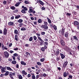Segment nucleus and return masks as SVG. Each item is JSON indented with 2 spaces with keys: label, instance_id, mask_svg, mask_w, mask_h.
Instances as JSON below:
<instances>
[{
  "label": "nucleus",
  "instance_id": "obj_2",
  "mask_svg": "<svg viewBox=\"0 0 79 79\" xmlns=\"http://www.w3.org/2000/svg\"><path fill=\"white\" fill-rule=\"evenodd\" d=\"M38 40H40V44H38V45L39 46L40 45V46H42L44 44V40H42L40 37H38Z\"/></svg>",
  "mask_w": 79,
  "mask_h": 79
},
{
  "label": "nucleus",
  "instance_id": "obj_19",
  "mask_svg": "<svg viewBox=\"0 0 79 79\" xmlns=\"http://www.w3.org/2000/svg\"><path fill=\"white\" fill-rule=\"evenodd\" d=\"M22 8H23V9H24V10L25 11H27V7H24V6H22Z\"/></svg>",
  "mask_w": 79,
  "mask_h": 79
},
{
  "label": "nucleus",
  "instance_id": "obj_61",
  "mask_svg": "<svg viewBox=\"0 0 79 79\" xmlns=\"http://www.w3.org/2000/svg\"><path fill=\"white\" fill-rule=\"evenodd\" d=\"M69 77L70 78H71V79L73 78V76L72 75H69Z\"/></svg>",
  "mask_w": 79,
  "mask_h": 79
},
{
  "label": "nucleus",
  "instance_id": "obj_45",
  "mask_svg": "<svg viewBox=\"0 0 79 79\" xmlns=\"http://www.w3.org/2000/svg\"><path fill=\"white\" fill-rule=\"evenodd\" d=\"M42 20L40 19H39V20L38 21V23H42Z\"/></svg>",
  "mask_w": 79,
  "mask_h": 79
},
{
  "label": "nucleus",
  "instance_id": "obj_30",
  "mask_svg": "<svg viewBox=\"0 0 79 79\" xmlns=\"http://www.w3.org/2000/svg\"><path fill=\"white\" fill-rule=\"evenodd\" d=\"M9 74V72L7 71L6 72V73L4 74V76H8Z\"/></svg>",
  "mask_w": 79,
  "mask_h": 79
},
{
  "label": "nucleus",
  "instance_id": "obj_9",
  "mask_svg": "<svg viewBox=\"0 0 79 79\" xmlns=\"http://www.w3.org/2000/svg\"><path fill=\"white\" fill-rule=\"evenodd\" d=\"M60 50L58 49L55 53V55L56 56H58V54L60 53V51H59Z\"/></svg>",
  "mask_w": 79,
  "mask_h": 79
},
{
  "label": "nucleus",
  "instance_id": "obj_41",
  "mask_svg": "<svg viewBox=\"0 0 79 79\" xmlns=\"http://www.w3.org/2000/svg\"><path fill=\"white\" fill-rule=\"evenodd\" d=\"M45 49L44 48V47H42L41 48V50L42 52H44L45 50Z\"/></svg>",
  "mask_w": 79,
  "mask_h": 79
},
{
  "label": "nucleus",
  "instance_id": "obj_60",
  "mask_svg": "<svg viewBox=\"0 0 79 79\" xmlns=\"http://www.w3.org/2000/svg\"><path fill=\"white\" fill-rule=\"evenodd\" d=\"M16 68H18V69H19V64H17L16 65Z\"/></svg>",
  "mask_w": 79,
  "mask_h": 79
},
{
  "label": "nucleus",
  "instance_id": "obj_10",
  "mask_svg": "<svg viewBox=\"0 0 79 79\" xmlns=\"http://www.w3.org/2000/svg\"><path fill=\"white\" fill-rule=\"evenodd\" d=\"M3 34L4 35H6V34H7V29L6 28H5L4 29Z\"/></svg>",
  "mask_w": 79,
  "mask_h": 79
},
{
  "label": "nucleus",
  "instance_id": "obj_27",
  "mask_svg": "<svg viewBox=\"0 0 79 79\" xmlns=\"http://www.w3.org/2000/svg\"><path fill=\"white\" fill-rule=\"evenodd\" d=\"M21 17V15H18L15 17V19H18L19 18Z\"/></svg>",
  "mask_w": 79,
  "mask_h": 79
},
{
  "label": "nucleus",
  "instance_id": "obj_50",
  "mask_svg": "<svg viewBox=\"0 0 79 79\" xmlns=\"http://www.w3.org/2000/svg\"><path fill=\"white\" fill-rule=\"evenodd\" d=\"M40 61H41V62H43L44 60H45V59L44 58H43L42 59H41L40 60Z\"/></svg>",
  "mask_w": 79,
  "mask_h": 79
},
{
  "label": "nucleus",
  "instance_id": "obj_23",
  "mask_svg": "<svg viewBox=\"0 0 79 79\" xmlns=\"http://www.w3.org/2000/svg\"><path fill=\"white\" fill-rule=\"evenodd\" d=\"M22 73L24 75H27V73L24 70H23Z\"/></svg>",
  "mask_w": 79,
  "mask_h": 79
},
{
  "label": "nucleus",
  "instance_id": "obj_55",
  "mask_svg": "<svg viewBox=\"0 0 79 79\" xmlns=\"http://www.w3.org/2000/svg\"><path fill=\"white\" fill-rule=\"evenodd\" d=\"M14 18H15V16H12L11 17V18H10V19H12V20H13L14 19Z\"/></svg>",
  "mask_w": 79,
  "mask_h": 79
},
{
  "label": "nucleus",
  "instance_id": "obj_11",
  "mask_svg": "<svg viewBox=\"0 0 79 79\" xmlns=\"http://www.w3.org/2000/svg\"><path fill=\"white\" fill-rule=\"evenodd\" d=\"M69 74V73L67 72V73H66V72H65L64 73L63 76L64 77H65L68 76V75Z\"/></svg>",
  "mask_w": 79,
  "mask_h": 79
},
{
  "label": "nucleus",
  "instance_id": "obj_12",
  "mask_svg": "<svg viewBox=\"0 0 79 79\" xmlns=\"http://www.w3.org/2000/svg\"><path fill=\"white\" fill-rule=\"evenodd\" d=\"M60 56H61L62 59H64L65 58V56L61 53H60Z\"/></svg>",
  "mask_w": 79,
  "mask_h": 79
},
{
  "label": "nucleus",
  "instance_id": "obj_51",
  "mask_svg": "<svg viewBox=\"0 0 79 79\" xmlns=\"http://www.w3.org/2000/svg\"><path fill=\"white\" fill-rule=\"evenodd\" d=\"M26 54L27 55H29V56H30V53L28 52H26Z\"/></svg>",
  "mask_w": 79,
  "mask_h": 79
},
{
  "label": "nucleus",
  "instance_id": "obj_59",
  "mask_svg": "<svg viewBox=\"0 0 79 79\" xmlns=\"http://www.w3.org/2000/svg\"><path fill=\"white\" fill-rule=\"evenodd\" d=\"M31 75L30 74H28L27 75V77H31Z\"/></svg>",
  "mask_w": 79,
  "mask_h": 79
},
{
  "label": "nucleus",
  "instance_id": "obj_63",
  "mask_svg": "<svg viewBox=\"0 0 79 79\" xmlns=\"http://www.w3.org/2000/svg\"><path fill=\"white\" fill-rule=\"evenodd\" d=\"M77 29H78V30H79V25H77Z\"/></svg>",
  "mask_w": 79,
  "mask_h": 79
},
{
  "label": "nucleus",
  "instance_id": "obj_8",
  "mask_svg": "<svg viewBox=\"0 0 79 79\" xmlns=\"http://www.w3.org/2000/svg\"><path fill=\"white\" fill-rule=\"evenodd\" d=\"M73 24L75 26H78V25L79 24V22H77V21H75L73 22Z\"/></svg>",
  "mask_w": 79,
  "mask_h": 79
},
{
  "label": "nucleus",
  "instance_id": "obj_1",
  "mask_svg": "<svg viewBox=\"0 0 79 79\" xmlns=\"http://www.w3.org/2000/svg\"><path fill=\"white\" fill-rule=\"evenodd\" d=\"M65 28L64 27H63L61 30H60L59 31V36L60 37L59 38L60 40V43L61 44L62 46L64 47V45H65V43L63 41V40L61 39L64 37V31H65Z\"/></svg>",
  "mask_w": 79,
  "mask_h": 79
},
{
  "label": "nucleus",
  "instance_id": "obj_64",
  "mask_svg": "<svg viewBox=\"0 0 79 79\" xmlns=\"http://www.w3.org/2000/svg\"><path fill=\"white\" fill-rule=\"evenodd\" d=\"M76 7L77 9H78V10H79V6H76Z\"/></svg>",
  "mask_w": 79,
  "mask_h": 79
},
{
  "label": "nucleus",
  "instance_id": "obj_48",
  "mask_svg": "<svg viewBox=\"0 0 79 79\" xmlns=\"http://www.w3.org/2000/svg\"><path fill=\"white\" fill-rule=\"evenodd\" d=\"M43 76L44 77H47L48 76V75L45 74V73H44Z\"/></svg>",
  "mask_w": 79,
  "mask_h": 79
},
{
  "label": "nucleus",
  "instance_id": "obj_57",
  "mask_svg": "<svg viewBox=\"0 0 79 79\" xmlns=\"http://www.w3.org/2000/svg\"><path fill=\"white\" fill-rule=\"evenodd\" d=\"M41 10H45V8L44 7H42Z\"/></svg>",
  "mask_w": 79,
  "mask_h": 79
},
{
  "label": "nucleus",
  "instance_id": "obj_58",
  "mask_svg": "<svg viewBox=\"0 0 79 79\" xmlns=\"http://www.w3.org/2000/svg\"><path fill=\"white\" fill-rule=\"evenodd\" d=\"M44 24H45L44 25H47L48 24V23H47L46 22H44Z\"/></svg>",
  "mask_w": 79,
  "mask_h": 79
},
{
  "label": "nucleus",
  "instance_id": "obj_22",
  "mask_svg": "<svg viewBox=\"0 0 79 79\" xmlns=\"http://www.w3.org/2000/svg\"><path fill=\"white\" fill-rule=\"evenodd\" d=\"M73 38L75 40H76V41L77 40V41H78V39L77 38V37H76V36H73Z\"/></svg>",
  "mask_w": 79,
  "mask_h": 79
},
{
  "label": "nucleus",
  "instance_id": "obj_18",
  "mask_svg": "<svg viewBox=\"0 0 79 79\" xmlns=\"http://www.w3.org/2000/svg\"><path fill=\"white\" fill-rule=\"evenodd\" d=\"M40 72V69H39L38 70H37V69H36L35 73L36 74H39Z\"/></svg>",
  "mask_w": 79,
  "mask_h": 79
},
{
  "label": "nucleus",
  "instance_id": "obj_33",
  "mask_svg": "<svg viewBox=\"0 0 79 79\" xmlns=\"http://www.w3.org/2000/svg\"><path fill=\"white\" fill-rule=\"evenodd\" d=\"M65 14L67 15V16H70L71 15V14L67 12H65Z\"/></svg>",
  "mask_w": 79,
  "mask_h": 79
},
{
  "label": "nucleus",
  "instance_id": "obj_5",
  "mask_svg": "<svg viewBox=\"0 0 79 79\" xmlns=\"http://www.w3.org/2000/svg\"><path fill=\"white\" fill-rule=\"evenodd\" d=\"M4 54L5 55V57L6 58H8L9 57V53L7 51H5L4 52Z\"/></svg>",
  "mask_w": 79,
  "mask_h": 79
},
{
  "label": "nucleus",
  "instance_id": "obj_38",
  "mask_svg": "<svg viewBox=\"0 0 79 79\" xmlns=\"http://www.w3.org/2000/svg\"><path fill=\"white\" fill-rule=\"evenodd\" d=\"M12 63L14 64H16V60H13L12 61Z\"/></svg>",
  "mask_w": 79,
  "mask_h": 79
},
{
  "label": "nucleus",
  "instance_id": "obj_20",
  "mask_svg": "<svg viewBox=\"0 0 79 79\" xmlns=\"http://www.w3.org/2000/svg\"><path fill=\"white\" fill-rule=\"evenodd\" d=\"M23 19H19L17 21V22L18 23H23Z\"/></svg>",
  "mask_w": 79,
  "mask_h": 79
},
{
  "label": "nucleus",
  "instance_id": "obj_39",
  "mask_svg": "<svg viewBox=\"0 0 79 79\" xmlns=\"http://www.w3.org/2000/svg\"><path fill=\"white\" fill-rule=\"evenodd\" d=\"M13 55L14 56H15V57H16L17 56H18V55L16 53L14 54Z\"/></svg>",
  "mask_w": 79,
  "mask_h": 79
},
{
  "label": "nucleus",
  "instance_id": "obj_52",
  "mask_svg": "<svg viewBox=\"0 0 79 79\" xmlns=\"http://www.w3.org/2000/svg\"><path fill=\"white\" fill-rule=\"evenodd\" d=\"M39 78V75H37L36 77V79H38Z\"/></svg>",
  "mask_w": 79,
  "mask_h": 79
},
{
  "label": "nucleus",
  "instance_id": "obj_15",
  "mask_svg": "<svg viewBox=\"0 0 79 79\" xmlns=\"http://www.w3.org/2000/svg\"><path fill=\"white\" fill-rule=\"evenodd\" d=\"M69 34V33H68V32H65L64 34V36L65 37H68V35Z\"/></svg>",
  "mask_w": 79,
  "mask_h": 79
},
{
  "label": "nucleus",
  "instance_id": "obj_29",
  "mask_svg": "<svg viewBox=\"0 0 79 79\" xmlns=\"http://www.w3.org/2000/svg\"><path fill=\"white\" fill-rule=\"evenodd\" d=\"M32 79H35V75H34V74L33 73L32 74Z\"/></svg>",
  "mask_w": 79,
  "mask_h": 79
},
{
  "label": "nucleus",
  "instance_id": "obj_16",
  "mask_svg": "<svg viewBox=\"0 0 79 79\" xmlns=\"http://www.w3.org/2000/svg\"><path fill=\"white\" fill-rule=\"evenodd\" d=\"M13 24H14L13 22H10L8 23V25L9 26H13Z\"/></svg>",
  "mask_w": 79,
  "mask_h": 79
},
{
  "label": "nucleus",
  "instance_id": "obj_14",
  "mask_svg": "<svg viewBox=\"0 0 79 79\" xmlns=\"http://www.w3.org/2000/svg\"><path fill=\"white\" fill-rule=\"evenodd\" d=\"M1 73H5V67H2V68L1 69Z\"/></svg>",
  "mask_w": 79,
  "mask_h": 79
},
{
  "label": "nucleus",
  "instance_id": "obj_7",
  "mask_svg": "<svg viewBox=\"0 0 79 79\" xmlns=\"http://www.w3.org/2000/svg\"><path fill=\"white\" fill-rule=\"evenodd\" d=\"M68 62L67 61H65L64 64H63V67L64 68H65L66 67V66H67V64H68Z\"/></svg>",
  "mask_w": 79,
  "mask_h": 79
},
{
  "label": "nucleus",
  "instance_id": "obj_54",
  "mask_svg": "<svg viewBox=\"0 0 79 79\" xmlns=\"http://www.w3.org/2000/svg\"><path fill=\"white\" fill-rule=\"evenodd\" d=\"M3 3L4 4V5H5L6 4V1H4L3 2Z\"/></svg>",
  "mask_w": 79,
  "mask_h": 79
},
{
  "label": "nucleus",
  "instance_id": "obj_36",
  "mask_svg": "<svg viewBox=\"0 0 79 79\" xmlns=\"http://www.w3.org/2000/svg\"><path fill=\"white\" fill-rule=\"evenodd\" d=\"M26 29L24 27H22L21 29V31H26Z\"/></svg>",
  "mask_w": 79,
  "mask_h": 79
},
{
  "label": "nucleus",
  "instance_id": "obj_53",
  "mask_svg": "<svg viewBox=\"0 0 79 79\" xmlns=\"http://www.w3.org/2000/svg\"><path fill=\"white\" fill-rule=\"evenodd\" d=\"M18 12V10L16 9L15 10H14L13 12L14 13H17V12Z\"/></svg>",
  "mask_w": 79,
  "mask_h": 79
},
{
  "label": "nucleus",
  "instance_id": "obj_13",
  "mask_svg": "<svg viewBox=\"0 0 79 79\" xmlns=\"http://www.w3.org/2000/svg\"><path fill=\"white\" fill-rule=\"evenodd\" d=\"M21 64L22 65H24V66H26V63L23 61H21Z\"/></svg>",
  "mask_w": 79,
  "mask_h": 79
},
{
  "label": "nucleus",
  "instance_id": "obj_31",
  "mask_svg": "<svg viewBox=\"0 0 79 79\" xmlns=\"http://www.w3.org/2000/svg\"><path fill=\"white\" fill-rule=\"evenodd\" d=\"M32 40H33V37L32 36L30 37L29 39V41L31 42V41H32Z\"/></svg>",
  "mask_w": 79,
  "mask_h": 79
},
{
  "label": "nucleus",
  "instance_id": "obj_24",
  "mask_svg": "<svg viewBox=\"0 0 79 79\" xmlns=\"http://www.w3.org/2000/svg\"><path fill=\"white\" fill-rule=\"evenodd\" d=\"M14 34H19L18 33V31L17 30H15L14 31Z\"/></svg>",
  "mask_w": 79,
  "mask_h": 79
},
{
  "label": "nucleus",
  "instance_id": "obj_43",
  "mask_svg": "<svg viewBox=\"0 0 79 79\" xmlns=\"http://www.w3.org/2000/svg\"><path fill=\"white\" fill-rule=\"evenodd\" d=\"M20 23L19 24V27H22V26H23V24L22 23Z\"/></svg>",
  "mask_w": 79,
  "mask_h": 79
},
{
  "label": "nucleus",
  "instance_id": "obj_6",
  "mask_svg": "<svg viewBox=\"0 0 79 79\" xmlns=\"http://www.w3.org/2000/svg\"><path fill=\"white\" fill-rule=\"evenodd\" d=\"M37 2L38 3H40V5H44V2L41 1V0H38L37 1Z\"/></svg>",
  "mask_w": 79,
  "mask_h": 79
},
{
  "label": "nucleus",
  "instance_id": "obj_40",
  "mask_svg": "<svg viewBox=\"0 0 79 79\" xmlns=\"http://www.w3.org/2000/svg\"><path fill=\"white\" fill-rule=\"evenodd\" d=\"M37 64L39 66H41L42 65V63L39 62H37Z\"/></svg>",
  "mask_w": 79,
  "mask_h": 79
},
{
  "label": "nucleus",
  "instance_id": "obj_37",
  "mask_svg": "<svg viewBox=\"0 0 79 79\" xmlns=\"http://www.w3.org/2000/svg\"><path fill=\"white\" fill-rule=\"evenodd\" d=\"M36 35L37 36L38 38L39 39V37H40L39 36H40V34L39 33H36Z\"/></svg>",
  "mask_w": 79,
  "mask_h": 79
},
{
  "label": "nucleus",
  "instance_id": "obj_47",
  "mask_svg": "<svg viewBox=\"0 0 79 79\" xmlns=\"http://www.w3.org/2000/svg\"><path fill=\"white\" fill-rule=\"evenodd\" d=\"M53 27H54V29L55 31H56L57 29L56 27L55 26V25H54L53 26Z\"/></svg>",
  "mask_w": 79,
  "mask_h": 79
},
{
  "label": "nucleus",
  "instance_id": "obj_34",
  "mask_svg": "<svg viewBox=\"0 0 79 79\" xmlns=\"http://www.w3.org/2000/svg\"><path fill=\"white\" fill-rule=\"evenodd\" d=\"M18 78L19 79H23V77H22V76L21 75H18Z\"/></svg>",
  "mask_w": 79,
  "mask_h": 79
},
{
  "label": "nucleus",
  "instance_id": "obj_62",
  "mask_svg": "<svg viewBox=\"0 0 79 79\" xmlns=\"http://www.w3.org/2000/svg\"><path fill=\"white\" fill-rule=\"evenodd\" d=\"M12 57L13 58V60H15V56H12Z\"/></svg>",
  "mask_w": 79,
  "mask_h": 79
},
{
  "label": "nucleus",
  "instance_id": "obj_28",
  "mask_svg": "<svg viewBox=\"0 0 79 79\" xmlns=\"http://www.w3.org/2000/svg\"><path fill=\"white\" fill-rule=\"evenodd\" d=\"M10 8V9H11V10H15V8H16V7L14 6H11Z\"/></svg>",
  "mask_w": 79,
  "mask_h": 79
},
{
  "label": "nucleus",
  "instance_id": "obj_32",
  "mask_svg": "<svg viewBox=\"0 0 79 79\" xmlns=\"http://www.w3.org/2000/svg\"><path fill=\"white\" fill-rule=\"evenodd\" d=\"M33 38L34 40H35V41L36 40H37V37H36V36H35V35H34L33 36Z\"/></svg>",
  "mask_w": 79,
  "mask_h": 79
},
{
  "label": "nucleus",
  "instance_id": "obj_4",
  "mask_svg": "<svg viewBox=\"0 0 79 79\" xmlns=\"http://www.w3.org/2000/svg\"><path fill=\"white\" fill-rule=\"evenodd\" d=\"M40 27L42 29H44L45 30H47L48 29V26L47 25H42Z\"/></svg>",
  "mask_w": 79,
  "mask_h": 79
},
{
  "label": "nucleus",
  "instance_id": "obj_25",
  "mask_svg": "<svg viewBox=\"0 0 79 79\" xmlns=\"http://www.w3.org/2000/svg\"><path fill=\"white\" fill-rule=\"evenodd\" d=\"M6 69L7 70H9V71H13V70L10 67H7Z\"/></svg>",
  "mask_w": 79,
  "mask_h": 79
},
{
  "label": "nucleus",
  "instance_id": "obj_17",
  "mask_svg": "<svg viewBox=\"0 0 79 79\" xmlns=\"http://www.w3.org/2000/svg\"><path fill=\"white\" fill-rule=\"evenodd\" d=\"M21 3V2H17L15 5V6H16V7L18 6H19V4H20V3Z\"/></svg>",
  "mask_w": 79,
  "mask_h": 79
},
{
  "label": "nucleus",
  "instance_id": "obj_26",
  "mask_svg": "<svg viewBox=\"0 0 79 79\" xmlns=\"http://www.w3.org/2000/svg\"><path fill=\"white\" fill-rule=\"evenodd\" d=\"M15 40L18 41V35H15Z\"/></svg>",
  "mask_w": 79,
  "mask_h": 79
},
{
  "label": "nucleus",
  "instance_id": "obj_46",
  "mask_svg": "<svg viewBox=\"0 0 79 79\" xmlns=\"http://www.w3.org/2000/svg\"><path fill=\"white\" fill-rule=\"evenodd\" d=\"M41 34L44 35H45V32L44 31L42 32L41 33Z\"/></svg>",
  "mask_w": 79,
  "mask_h": 79
},
{
  "label": "nucleus",
  "instance_id": "obj_21",
  "mask_svg": "<svg viewBox=\"0 0 79 79\" xmlns=\"http://www.w3.org/2000/svg\"><path fill=\"white\" fill-rule=\"evenodd\" d=\"M47 19L49 23H50V24H51V23H52V21H51V20H50V19H49L48 18H47Z\"/></svg>",
  "mask_w": 79,
  "mask_h": 79
},
{
  "label": "nucleus",
  "instance_id": "obj_56",
  "mask_svg": "<svg viewBox=\"0 0 79 79\" xmlns=\"http://www.w3.org/2000/svg\"><path fill=\"white\" fill-rule=\"evenodd\" d=\"M29 11L31 13H32V12L33 11V10L32 9H30Z\"/></svg>",
  "mask_w": 79,
  "mask_h": 79
},
{
  "label": "nucleus",
  "instance_id": "obj_35",
  "mask_svg": "<svg viewBox=\"0 0 79 79\" xmlns=\"http://www.w3.org/2000/svg\"><path fill=\"white\" fill-rule=\"evenodd\" d=\"M26 11L24 9H22L21 10V12L22 13H24V14H26Z\"/></svg>",
  "mask_w": 79,
  "mask_h": 79
},
{
  "label": "nucleus",
  "instance_id": "obj_49",
  "mask_svg": "<svg viewBox=\"0 0 79 79\" xmlns=\"http://www.w3.org/2000/svg\"><path fill=\"white\" fill-rule=\"evenodd\" d=\"M19 56H19L17 57V59L19 61H20V57Z\"/></svg>",
  "mask_w": 79,
  "mask_h": 79
},
{
  "label": "nucleus",
  "instance_id": "obj_44",
  "mask_svg": "<svg viewBox=\"0 0 79 79\" xmlns=\"http://www.w3.org/2000/svg\"><path fill=\"white\" fill-rule=\"evenodd\" d=\"M24 3H25V4H29L30 3V2L27 1H24Z\"/></svg>",
  "mask_w": 79,
  "mask_h": 79
},
{
  "label": "nucleus",
  "instance_id": "obj_42",
  "mask_svg": "<svg viewBox=\"0 0 79 79\" xmlns=\"http://www.w3.org/2000/svg\"><path fill=\"white\" fill-rule=\"evenodd\" d=\"M44 45H47V46H48V43L47 42H45L43 43Z\"/></svg>",
  "mask_w": 79,
  "mask_h": 79
},
{
  "label": "nucleus",
  "instance_id": "obj_3",
  "mask_svg": "<svg viewBox=\"0 0 79 79\" xmlns=\"http://www.w3.org/2000/svg\"><path fill=\"white\" fill-rule=\"evenodd\" d=\"M15 74H16V73H13L11 72H9V76L10 78L11 79H14V78L13 76H15Z\"/></svg>",
  "mask_w": 79,
  "mask_h": 79
}]
</instances>
